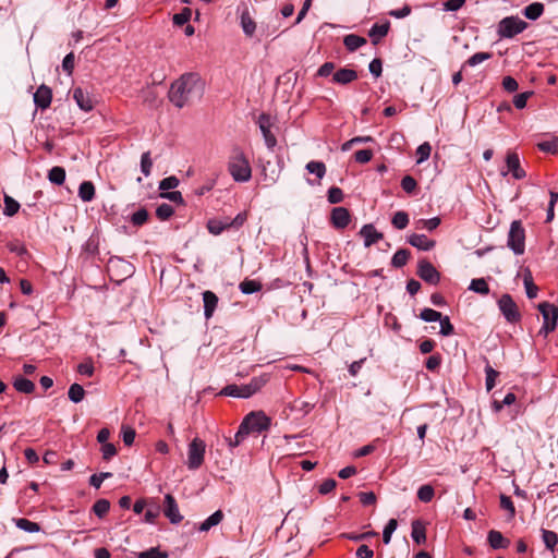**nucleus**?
Masks as SVG:
<instances>
[{"instance_id":"nucleus-43","label":"nucleus","mask_w":558,"mask_h":558,"mask_svg":"<svg viewBox=\"0 0 558 558\" xmlns=\"http://www.w3.org/2000/svg\"><path fill=\"white\" fill-rule=\"evenodd\" d=\"M420 318L427 323L437 322L441 318V313L426 307L421 311Z\"/></svg>"},{"instance_id":"nucleus-16","label":"nucleus","mask_w":558,"mask_h":558,"mask_svg":"<svg viewBox=\"0 0 558 558\" xmlns=\"http://www.w3.org/2000/svg\"><path fill=\"white\" fill-rule=\"evenodd\" d=\"M357 78V72L353 69L342 68L332 75V82L339 85H347Z\"/></svg>"},{"instance_id":"nucleus-6","label":"nucleus","mask_w":558,"mask_h":558,"mask_svg":"<svg viewBox=\"0 0 558 558\" xmlns=\"http://www.w3.org/2000/svg\"><path fill=\"white\" fill-rule=\"evenodd\" d=\"M538 311L541 312L544 325L539 329V333H543L545 337L553 332L557 327L558 320V307L548 302H542L537 305Z\"/></svg>"},{"instance_id":"nucleus-40","label":"nucleus","mask_w":558,"mask_h":558,"mask_svg":"<svg viewBox=\"0 0 558 558\" xmlns=\"http://www.w3.org/2000/svg\"><path fill=\"white\" fill-rule=\"evenodd\" d=\"M537 148L544 153L555 155L558 153V138L556 137L551 141L539 142L537 144Z\"/></svg>"},{"instance_id":"nucleus-46","label":"nucleus","mask_w":558,"mask_h":558,"mask_svg":"<svg viewBox=\"0 0 558 558\" xmlns=\"http://www.w3.org/2000/svg\"><path fill=\"white\" fill-rule=\"evenodd\" d=\"M16 526L25 532H28V533H35L40 530L39 525L36 522H32L24 518L19 519L16 521Z\"/></svg>"},{"instance_id":"nucleus-17","label":"nucleus","mask_w":558,"mask_h":558,"mask_svg":"<svg viewBox=\"0 0 558 558\" xmlns=\"http://www.w3.org/2000/svg\"><path fill=\"white\" fill-rule=\"evenodd\" d=\"M73 98L77 106L84 111H90L94 108V102L87 92L81 87H76L73 90Z\"/></svg>"},{"instance_id":"nucleus-4","label":"nucleus","mask_w":558,"mask_h":558,"mask_svg":"<svg viewBox=\"0 0 558 558\" xmlns=\"http://www.w3.org/2000/svg\"><path fill=\"white\" fill-rule=\"evenodd\" d=\"M527 27V23L518 16L504 17L497 27V33L500 38H512L522 33Z\"/></svg>"},{"instance_id":"nucleus-35","label":"nucleus","mask_w":558,"mask_h":558,"mask_svg":"<svg viewBox=\"0 0 558 558\" xmlns=\"http://www.w3.org/2000/svg\"><path fill=\"white\" fill-rule=\"evenodd\" d=\"M48 179L51 183L61 185L65 180V170L62 167H53L49 170Z\"/></svg>"},{"instance_id":"nucleus-27","label":"nucleus","mask_w":558,"mask_h":558,"mask_svg":"<svg viewBox=\"0 0 558 558\" xmlns=\"http://www.w3.org/2000/svg\"><path fill=\"white\" fill-rule=\"evenodd\" d=\"M13 387L15 390L23 393H32L35 390L34 383L22 376H19L14 379Z\"/></svg>"},{"instance_id":"nucleus-59","label":"nucleus","mask_w":558,"mask_h":558,"mask_svg":"<svg viewBox=\"0 0 558 558\" xmlns=\"http://www.w3.org/2000/svg\"><path fill=\"white\" fill-rule=\"evenodd\" d=\"M401 187L407 193H413L416 189V181L411 175H405L401 180Z\"/></svg>"},{"instance_id":"nucleus-37","label":"nucleus","mask_w":558,"mask_h":558,"mask_svg":"<svg viewBox=\"0 0 558 558\" xmlns=\"http://www.w3.org/2000/svg\"><path fill=\"white\" fill-rule=\"evenodd\" d=\"M542 538L546 548L553 550L558 544V535L554 531L542 530Z\"/></svg>"},{"instance_id":"nucleus-10","label":"nucleus","mask_w":558,"mask_h":558,"mask_svg":"<svg viewBox=\"0 0 558 558\" xmlns=\"http://www.w3.org/2000/svg\"><path fill=\"white\" fill-rule=\"evenodd\" d=\"M417 276L429 284H437L440 280V274L437 271L434 265L426 259L418 262Z\"/></svg>"},{"instance_id":"nucleus-19","label":"nucleus","mask_w":558,"mask_h":558,"mask_svg":"<svg viewBox=\"0 0 558 558\" xmlns=\"http://www.w3.org/2000/svg\"><path fill=\"white\" fill-rule=\"evenodd\" d=\"M240 24L243 29V33L252 37L256 31V23L253 20V17L250 14V11L247 8H244L240 15Z\"/></svg>"},{"instance_id":"nucleus-25","label":"nucleus","mask_w":558,"mask_h":558,"mask_svg":"<svg viewBox=\"0 0 558 558\" xmlns=\"http://www.w3.org/2000/svg\"><path fill=\"white\" fill-rule=\"evenodd\" d=\"M78 196L83 202H90L95 197V186L90 181H84L78 187Z\"/></svg>"},{"instance_id":"nucleus-47","label":"nucleus","mask_w":558,"mask_h":558,"mask_svg":"<svg viewBox=\"0 0 558 558\" xmlns=\"http://www.w3.org/2000/svg\"><path fill=\"white\" fill-rule=\"evenodd\" d=\"M192 16V11L189 8H184L180 13L173 15V24L182 26L186 24Z\"/></svg>"},{"instance_id":"nucleus-56","label":"nucleus","mask_w":558,"mask_h":558,"mask_svg":"<svg viewBox=\"0 0 558 558\" xmlns=\"http://www.w3.org/2000/svg\"><path fill=\"white\" fill-rule=\"evenodd\" d=\"M343 199V192L341 189L332 186L328 191V201L330 204H338Z\"/></svg>"},{"instance_id":"nucleus-8","label":"nucleus","mask_w":558,"mask_h":558,"mask_svg":"<svg viewBox=\"0 0 558 558\" xmlns=\"http://www.w3.org/2000/svg\"><path fill=\"white\" fill-rule=\"evenodd\" d=\"M498 308L508 323L515 324L521 320L519 307L510 294L506 293L500 296Z\"/></svg>"},{"instance_id":"nucleus-21","label":"nucleus","mask_w":558,"mask_h":558,"mask_svg":"<svg viewBox=\"0 0 558 558\" xmlns=\"http://www.w3.org/2000/svg\"><path fill=\"white\" fill-rule=\"evenodd\" d=\"M488 544L493 549L507 548L510 542L499 531L490 530L487 535Z\"/></svg>"},{"instance_id":"nucleus-15","label":"nucleus","mask_w":558,"mask_h":558,"mask_svg":"<svg viewBox=\"0 0 558 558\" xmlns=\"http://www.w3.org/2000/svg\"><path fill=\"white\" fill-rule=\"evenodd\" d=\"M351 220L350 213L344 207H336L331 211V221L336 228H345Z\"/></svg>"},{"instance_id":"nucleus-5","label":"nucleus","mask_w":558,"mask_h":558,"mask_svg":"<svg viewBox=\"0 0 558 558\" xmlns=\"http://www.w3.org/2000/svg\"><path fill=\"white\" fill-rule=\"evenodd\" d=\"M507 245L514 254L521 255L525 250V231L521 221L514 220L510 225Z\"/></svg>"},{"instance_id":"nucleus-22","label":"nucleus","mask_w":558,"mask_h":558,"mask_svg":"<svg viewBox=\"0 0 558 558\" xmlns=\"http://www.w3.org/2000/svg\"><path fill=\"white\" fill-rule=\"evenodd\" d=\"M411 526H412V532H411L412 539L418 545L425 544L426 530H425L424 523L421 520H414L412 522Z\"/></svg>"},{"instance_id":"nucleus-51","label":"nucleus","mask_w":558,"mask_h":558,"mask_svg":"<svg viewBox=\"0 0 558 558\" xmlns=\"http://www.w3.org/2000/svg\"><path fill=\"white\" fill-rule=\"evenodd\" d=\"M151 167H153V161L150 158V153L149 151L143 153L142 157H141V170L144 173V175L148 177L150 174Z\"/></svg>"},{"instance_id":"nucleus-49","label":"nucleus","mask_w":558,"mask_h":558,"mask_svg":"<svg viewBox=\"0 0 558 558\" xmlns=\"http://www.w3.org/2000/svg\"><path fill=\"white\" fill-rule=\"evenodd\" d=\"M179 185V179L174 175L167 177L159 182V190L168 192Z\"/></svg>"},{"instance_id":"nucleus-18","label":"nucleus","mask_w":558,"mask_h":558,"mask_svg":"<svg viewBox=\"0 0 558 558\" xmlns=\"http://www.w3.org/2000/svg\"><path fill=\"white\" fill-rule=\"evenodd\" d=\"M408 242L412 246H414L418 250H422V251H429L435 246V241L429 240L425 234H417V233L411 234L408 238Z\"/></svg>"},{"instance_id":"nucleus-33","label":"nucleus","mask_w":558,"mask_h":558,"mask_svg":"<svg viewBox=\"0 0 558 558\" xmlns=\"http://www.w3.org/2000/svg\"><path fill=\"white\" fill-rule=\"evenodd\" d=\"M305 168L310 173L315 174L318 179H323L326 174V166L323 161L312 160L306 163Z\"/></svg>"},{"instance_id":"nucleus-55","label":"nucleus","mask_w":558,"mask_h":558,"mask_svg":"<svg viewBox=\"0 0 558 558\" xmlns=\"http://www.w3.org/2000/svg\"><path fill=\"white\" fill-rule=\"evenodd\" d=\"M440 322V335L447 337L453 333L454 328L453 325L450 323V319L448 316H445L439 319Z\"/></svg>"},{"instance_id":"nucleus-12","label":"nucleus","mask_w":558,"mask_h":558,"mask_svg":"<svg viewBox=\"0 0 558 558\" xmlns=\"http://www.w3.org/2000/svg\"><path fill=\"white\" fill-rule=\"evenodd\" d=\"M258 125H259V129H260V131L263 133L266 146L269 149H272L276 146V144H277V140H276L275 135L270 131V125L271 124H270L269 116H267L265 113L260 114L259 118H258Z\"/></svg>"},{"instance_id":"nucleus-24","label":"nucleus","mask_w":558,"mask_h":558,"mask_svg":"<svg viewBox=\"0 0 558 558\" xmlns=\"http://www.w3.org/2000/svg\"><path fill=\"white\" fill-rule=\"evenodd\" d=\"M544 12V4L541 2H533L526 5L523 10V14L526 19L535 21L537 20Z\"/></svg>"},{"instance_id":"nucleus-44","label":"nucleus","mask_w":558,"mask_h":558,"mask_svg":"<svg viewBox=\"0 0 558 558\" xmlns=\"http://www.w3.org/2000/svg\"><path fill=\"white\" fill-rule=\"evenodd\" d=\"M397 526H398V522L396 519H390L384 531H383V542L388 545L391 541V535L392 533L397 530Z\"/></svg>"},{"instance_id":"nucleus-2","label":"nucleus","mask_w":558,"mask_h":558,"mask_svg":"<svg viewBox=\"0 0 558 558\" xmlns=\"http://www.w3.org/2000/svg\"><path fill=\"white\" fill-rule=\"evenodd\" d=\"M228 170L235 182H247L252 177L251 165L239 148L233 150L228 162Z\"/></svg>"},{"instance_id":"nucleus-30","label":"nucleus","mask_w":558,"mask_h":558,"mask_svg":"<svg viewBox=\"0 0 558 558\" xmlns=\"http://www.w3.org/2000/svg\"><path fill=\"white\" fill-rule=\"evenodd\" d=\"M389 22H386L384 24H374L372 28L369 29V36L373 38V43L377 44L376 38L385 37L388 34L389 31Z\"/></svg>"},{"instance_id":"nucleus-50","label":"nucleus","mask_w":558,"mask_h":558,"mask_svg":"<svg viewBox=\"0 0 558 558\" xmlns=\"http://www.w3.org/2000/svg\"><path fill=\"white\" fill-rule=\"evenodd\" d=\"M490 58L492 54L489 52H476L466 60L465 64L470 66H475Z\"/></svg>"},{"instance_id":"nucleus-20","label":"nucleus","mask_w":558,"mask_h":558,"mask_svg":"<svg viewBox=\"0 0 558 558\" xmlns=\"http://www.w3.org/2000/svg\"><path fill=\"white\" fill-rule=\"evenodd\" d=\"M203 302H204V315L208 319L213 316V314L217 307L218 298L214 292L205 291L203 293Z\"/></svg>"},{"instance_id":"nucleus-48","label":"nucleus","mask_w":558,"mask_h":558,"mask_svg":"<svg viewBox=\"0 0 558 558\" xmlns=\"http://www.w3.org/2000/svg\"><path fill=\"white\" fill-rule=\"evenodd\" d=\"M174 210L171 205L167 203L160 204L156 209V216L160 220H167L173 215Z\"/></svg>"},{"instance_id":"nucleus-64","label":"nucleus","mask_w":558,"mask_h":558,"mask_svg":"<svg viewBox=\"0 0 558 558\" xmlns=\"http://www.w3.org/2000/svg\"><path fill=\"white\" fill-rule=\"evenodd\" d=\"M267 383L266 376L254 377L247 386L253 390V393L257 392Z\"/></svg>"},{"instance_id":"nucleus-36","label":"nucleus","mask_w":558,"mask_h":558,"mask_svg":"<svg viewBox=\"0 0 558 558\" xmlns=\"http://www.w3.org/2000/svg\"><path fill=\"white\" fill-rule=\"evenodd\" d=\"M3 202H4L3 214L5 216L12 217V216H14L19 211L20 204L13 197H11V196L5 194L4 198H3Z\"/></svg>"},{"instance_id":"nucleus-38","label":"nucleus","mask_w":558,"mask_h":558,"mask_svg":"<svg viewBox=\"0 0 558 558\" xmlns=\"http://www.w3.org/2000/svg\"><path fill=\"white\" fill-rule=\"evenodd\" d=\"M395 228L403 230L409 223V215L405 211H397L391 220Z\"/></svg>"},{"instance_id":"nucleus-41","label":"nucleus","mask_w":558,"mask_h":558,"mask_svg":"<svg viewBox=\"0 0 558 558\" xmlns=\"http://www.w3.org/2000/svg\"><path fill=\"white\" fill-rule=\"evenodd\" d=\"M110 509V502L107 499H99L93 506V511L98 518L105 517Z\"/></svg>"},{"instance_id":"nucleus-28","label":"nucleus","mask_w":558,"mask_h":558,"mask_svg":"<svg viewBox=\"0 0 558 558\" xmlns=\"http://www.w3.org/2000/svg\"><path fill=\"white\" fill-rule=\"evenodd\" d=\"M262 287V283L257 280L245 279L240 283L239 289L243 294H252L260 291Z\"/></svg>"},{"instance_id":"nucleus-9","label":"nucleus","mask_w":558,"mask_h":558,"mask_svg":"<svg viewBox=\"0 0 558 558\" xmlns=\"http://www.w3.org/2000/svg\"><path fill=\"white\" fill-rule=\"evenodd\" d=\"M507 171H502L501 174L506 177L511 173L515 180H522L526 177L525 170L521 167L519 155L514 151H509L506 157Z\"/></svg>"},{"instance_id":"nucleus-23","label":"nucleus","mask_w":558,"mask_h":558,"mask_svg":"<svg viewBox=\"0 0 558 558\" xmlns=\"http://www.w3.org/2000/svg\"><path fill=\"white\" fill-rule=\"evenodd\" d=\"M523 283L525 287L526 296L529 299H535L537 296L538 288L534 284L532 274L530 269L524 270Z\"/></svg>"},{"instance_id":"nucleus-31","label":"nucleus","mask_w":558,"mask_h":558,"mask_svg":"<svg viewBox=\"0 0 558 558\" xmlns=\"http://www.w3.org/2000/svg\"><path fill=\"white\" fill-rule=\"evenodd\" d=\"M410 251L405 248L398 250L391 258V265L396 268H401L408 263Z\"/></svg>"},{"instance_id":"nucleus-54","label":"nucleus","mask_w":558,"mask_h":558,"mask_svg":"<svg viewBox=\"0 0 558 558\" xmlns=\"http://www.w3.org/2000/svg\"><path fill=\"white\" fill-rule=\"evenodd\" d=\"M440 225V219L438 217H434L430 219H422L418 221V229H426L428 231L435 230Z\"/></svg>"},{"instance_id":"nucleus-63","label":"nucleus","mask_w":558,"mask_h":558,"mask_svg":"<svg viewBox=\"0 0 558 558\" xmlns=\"http://www.w3.org/2000/svg\"><path fill=\"white\" fill-rule=\"evenodd\" d=\"M138 558H167V554L161 553L158 548H150L149 550L142 551Z\"/></svg>"},{"instance_id":"nucleus-13","label":"nucleus","mask_w":558,"mask_h":558,"mask_svg":"<svg viewBox=\"0 0 558 558\" xmlns=\"http://www.w3.org/2000/svg\"><path fill=\"white\" fill-rule=\"evenodd\" d=\"M52 99V92L46 85H40L34 94V102L40 109H47Z\"/></svg>"},{"instance_id":"nucleus-42","label":"nucleus","mask_w":558,"mask_h":558,"mask_svg":"<svg viewBox=\"0 0 558 558\" xmlns=\"http://www.w3.org/2000/svg\"><path fill=\"white\" fill-rule=\"evenodd\" d=\"M485 374H486V380H485L486 389H487V391H490L495 387L496 378L498 377L499 373L497 371H495L489 364H487L485 367Z\"/></svg>"},{"instance_id":"nucleus-53","label":"nucleus","mask_w":558,"mask_h":558,"mask_svg":"<svg viewBox=\"0 0 558 558\" xmlns=\"http://www.w3.org/2000/svg\"><path fill=\"white\" fill-rule=\"evenodd\" d=\"M112 476V473L110 472H101L99 474H93L89 477V484L95 487L96 489L100 488L102 482L107 478H110Z\"/></svg>"},{"instance_id":"nucleus-57","label":"nucleus","mask_w":558,"mask_h":558,"mask_svg":"<svg viewBox=\"0 0 558 558\" xmlns=\"http://www.w3.org/2000/svg\"><path fill=\"white\" fill-rule=\"evenodd\" d=\"M373 158V151L371 149H361L355 151L354 159L359 163H366Z\"/></svg>"},{"instance_id":"nucleus-52","label":"nucleus","mask_w":558,"mask_h":558,"mask_svg":"<svg viewBox=\"0 0 558 558\" xmlns=\"http://www.w3.org/2000/svg\"><path fill=\"white\" fill-rule=\"evenodd\" d=\"M148 219V211L145 208H141L131 216V222L134 226H142Z\"/></svg>"},{"instance_id":"nucleus-34","label":"nucleus","mask_w":558,"mask_h":558,"mask_svg":"<svg viewBox=\"0 0 558 558\" xmlns=\"http://www.w3.org/2000/svg\"><path fill=\"white\" fill-rule=\"evenodd\" d=\"M469 289L482 295H487L489 293V287L484 278L473 279Z\"/></svg>"},{"instance_id":"nucleus-3","label":"nucleus","mask_w":558,"mask_h":558,"mask_svg":"<svg viewBox=\"0 0 558 558\" xmlns=\"http://www.w3.org/2000/svg\"><path fill=\"white\" fill-rule=\"evenodd\" d=\"M240 426L247 433H262L270 427V418L262 411L248 413L240 424Z\"/></svg>"},{"instance_id":"nucleus-1","label":"nucleus","mask_w":558,"mask_h":558,"mask_svg":"<svg viewBox=\"0 0 558 558\" xmlns=\"http://www.w3.org/2000/svg\"><path fill=\"white\" fill-rule=\"evenodd\" d=\"M204 92L202 77L196 73H185L171 84L168 97L177 108H183L198 101Z\"/></svg>"},{"instance_id":"nucleus-26","label":"nucleus","mask_w":558,"mask_h":558,"mask_svg":"<svg viewBox=\"0 0 558 558\" xmlns=\"http://www.w3.org/2000/svg\"><path fill=\"white\" fill-rule=\"evenodd\" d=\"M366 43L365 38L354 34L347 35L343 39V44L349 51H355Z\"/></svg>"},{"instance_id":"nucleus-45","label":"nucleus","mask_w":558,"mask_h":558,"mask_svg":"<svg viewBox=\"0 0 558 558\" xmlns=\"http://www.w3.org/2000/svg\"><path fill=\"white\" fill-rule=\"evenodd\" d=\"M430 151H432V146L429 145V143L425 142V143L421 144L416 149V156H417L416 162L422 163L425 160H427L430 156Z\"/></svg>"},{"instance_id":"nucleus-32","label":"nucleus","mask_w":558,"mask_h":558,"mask_svg":"<svg viewBox=\"0 0 558 558\" xmlns=\"http://www.w3.org/2000/svg\"><path fill=\"white\" fill-rule=\"evenodd\" d=\"M69 399L74 402H81L85 397V390L80 384H72L68 391Z\"/></svg>"},{"instance_id":"nucleus-7","label":"nucleus","mask_w":558,"mask_h":558,"mask_svg":"<svg viewBox=\"0 0 558 558\" xmlns=\"http://www.w3.org/2000/svg\"><path fill=\"white\" fill-rule=\"evenodd\" d=\"M206 444L201 438H194L187 449V462L186 465L190 470L198 469L205 457Z\"/></svg>"},{"instance_id":"nucleus-60","label":"nucleus","mask_w":558,"mask_h":558,"mask_svg":"<svg viewBox=\"0 0 558 558\" xmlns=\"http://www.w3.org/2000/svg\"><path fill=\"white\" fill-rule=\"evenodd\" d=\"M532 95L531 92L521 93L514 96L513 105L517 109H523L526 106L529 97Z\"/></svg>"},{"instance_id":"nucleus-58","label":"nucleus","mask_w":558,"mask_h":558,"mask_svg":"<svg viewBox=\"0 0 558 558\" xmlns=\"http://www.w3.org/2000/svg\"><path fill=\"white\" fill-rule=\"evenodd\" d=\"M500 507L507 511H509L510 518H513L515 514V508L510 497L506 495L500 496Z\"/></svg>"},{"instance_id":"nucleus-14","label":"nucleus","mask_w":558,"mask_h":558,"mask_svg":"<svg viewBox=\"0 0 558 558\" xmlns=\"http://www.w3.org/2000/svg\"><path fill=\"white\" fill-rule=\"evenodd\" d=\"M360 235L364 240L365 247H369L383 239V233L378 232L372 223L364 225L360 230Z\"/></svg>"},{"instance_id":"nucleus-61","label":"nucleus","mask_w":558,"mask_h":558,"mask_svg":"<svg viewBox=\"0 0 558 558\" xmlns=\"http://www.w3.org/2000/svg\"><path fill=\"white\" fill-rule=\"evenodd\" d=\"M227 227L228 223L222 225L220 221L217 220H209L207 223L208 231L214 235L220 234Z\"/></svg>"},{"instance_id":"nucleus-29","label":"nucleus","mask_w":558,"mask_h":558,"mask_svg":"<svg viewBox=\"0 0 558 558\" xmlns=\"http://www.w3.org/2000/svg\"><path fill=\"white\" fill-rule=\"evenodd\" d=\"M223 518V514L220 510L214 512L211 515H209L201 525L199 531L206 532L209 531L213 526L219 524Z\"/></svg>"},{"instance_id":"nucleus-11","label":"nucleus","mask_w":558,"mask_h":558,"mask_svg":"<svg viewBox=\"0 0 558 558\" xmlns=\"http://www.w3.org/2000/svg\"><path fill=\"white\" fill-rule=\"evenodd\" d=\"M163 514L173 524L180 523L183 519V517L180 514L179 507L174 497L170 494L165 496Z\"/></svg>"},{"instance_id":"nucleus-62","label":"nucleus","mask_w":558,"mask_h":558,"mask_svg":"<svg viewBox=\"0 0 558 558\" xmlns=\"http://www.w3.org/2000/svg\"><path fill=\"white\" fill-rule=\"evenodd\" d=\"M337 486V482L333 480V478H328V480H325L320 485H319V488H318V492L322 494V495H327L329 494L330 492H332Z\"/></svg>"},{"instance_id":"nucleus-39","label":"nucleus","mask_w":558,"mask_h":558,"mask_svg":"<svg viewBox=\"0 0 558 558\" xmlns=\"http://www.w3.org/2000/svg\"><path fill=\"white\" fill-rule=\"evenodd\" d=\"M435 492L432 485H422L417 490V498L422 502H429L434 498Z\"/></svg>"}]
</instances>
